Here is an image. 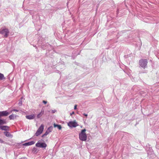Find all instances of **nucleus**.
<instances>
[{
    "label": "nucleus",
    "mask_w": 159,
    "mask_h": 159,
    "mask_svg": "<svg viewBox=\"0 0 159 159\" xmlns=\"http://www.w3.org/2000/svg\"><path fill=\"white\" fill-rule=\"evenodd\" d=\"M86 131L85 129H83L79 134V139L81 141H85L87 140V136L85 133Z\"/></svg>",
    "instance_id": "1"
},
{
    "label": "nucleus",
    "mask_w": 159,
    "mask_h": 159,
    "mask_svg": "<svg viewBox=\"0 0 159 159\" xmlns=\"http://www.w3.org/2000/svg\"><path fill=\"white\" fill-rule=\"evenodd\" d=\"M148 64V61L146 59H141L139 61V64L140 66L143 68V69H145L146 67H147Z\"/></svg>",
    "instance_id": "2"
},
{
    "label": "nucleus",
    "mask_w": 159,
    "mask_h": 159,
    "mask_svg": "<svg viewBox=\"0 0 159 159\" xmlns=\"http://www.w3.org/2000/svg\"><path fill=\"white\" fill-rule=\"evenodd\" d=\"M9 33L8 29L7 28L3 29L0 32V33L4 35V37L7 38L8 37Z\"/></svg>",
    "instance_id": "3"
},
{
    "label": "nucleus",
    "mask_w": 159,
    "mask_h": 159,
    "mask_svg": "<svg viewBox=\"0 0 159 159\" xmlns=\"http://www.w3.org/2000/svg\"><path fill=\"white\" fill-rule=\"evenodd\" d=\"M44 128V125L42 124L37 131L35 134V135L38 136L40 135L43 132Z\"/></svg>",
    "instance_id": "4"
},
{
    "label": "nucleus",
    "mask_w": 159,
    "mask_h": 159,
    "mask_svg": "<svg viewBox=\"0 0 159 159\" xmlns=\"http://www.w3.org/2000/svg\"><path fill=\"white\" fill-rule=\"evenodd\" d=\"M68 125L71 128L75 127L78 125L75 120L70 121L67 123Z\"/></svg>",
    "instance_id": "5"
},
{
    "label": "nucleus",
    "mask_w": 159,
    "mask_h": 159,
    "mask_svg": "<svg viewBox=\"0 0 159 159\" xmlns=\"http://www.w3.org/2000/svg\"><path fill=\"white\" fill-rule=\"evenodd\" d=\"M35 146L38 147L45 148L47 147V144L45 143L38 142L36 144Z\"/></svg>",
    "instance_id": "6"
},
{
    "label": "nucleus",
    "mask_w": 159,
    "mask_h": 159,
    "mask_svg": "<svg viewBox=\"0 0 159 159\" xmlns=\"http://www.w3.org/2000/svg\"><path fill=\"white\" fill-rule=\"evenodd\" d=\"M9 114V113L7 111H0V117L6 116H8Z\"/></svg>",
    "instance_id": "7"
},
{
    "label": "nucleus",
    "mask_w": 159,
    "mask_h": 159,
    "mask_svg": "<svg viewBox=\"0 0 159 159\" xmlns=\"http://www.w3.org/2000/svg\"><path fill=\"white\" fill-rule=\"evenodd\" d=\"M9 127L6 125H0V128L2 130L7 131L9 130Z\"/></svg>",
    "instance_id": "8"
},
{
    "label": "nucleus",
    "mask_w": 159,
    "mask_h": 159,
    "mask_svg": "<svg viewBox=\"0 0 159 159\" xmlns=\"http://www.w3.org/2000/svg\"><path fill=\"white\" fill-rule=\"evenodd\" d=\"M53 129V127L52 126H50V127H49L46 131L45 132V134H46L47 135L50 132H51Z\"/></svg>",
    "instance_id": "9"
},
{
    "label": "nucleus",
    "mask_w": 159,
    "mask_h": 159,
    "mask_svg": "<svg viewBox=\"0 0 159 159\" xmlns=\"http://www.w3.org/2000/svg\"><path fill=\"white\" fill-rule=\"evenodd\" d=\"M35 116L34 114H32L26 116V118L28 119L32 120L35 118Z\"/></svg>",
    "instance_id": "10"
},
{
    "label": "nucleus",
    "mask_w": 159,
    "mask_h": 159,
    "mask_svg": "<svg viewBox=\"0 0 159 159\" xmlns=\"http://www.w3.org/2000/svg\"><path fill=\"white\" fill-rule=\"evenodd\" d=\"M35 143V142L34 141H32L30 142H28V143H24L23 145L25 146H28L34 144Z\"/></svg>",
    "instance_id": "11"
},
{
    "label": "nucleus",
    "mask_w": 159,
    "mask_h": 159,
    "mask_svg": "<svg viewBox=\"0 0 159 159\" xmlns=\"http://www.w3.org/2000/svg\"><path fill=\"white\" fill-rule=\"evenodd\" d=\"M5 135L7 137L12 138V135H11L9 132L7 131H5L3 132Z\"/></svg>",
    "instance_id": "12"
},
{
    "label": "nucleus",
    "mask_w": 159,
    "mask_h": 159,
    "mask_svg": "<svg viewBox=\"0 0 159 159\" xmlns=\"http://www.w3.org/2000/svg\"><path fill=\"white\" fill-rule=\"evenodd\" d=\"M53 126H54V127H55V128L56 127H57V128L59 130L61 129V128H62V127H61V125H57V124H56L55 123H54L53 124Z\"/></svg>",
    "instance_id": "13"
},
{
    "label": "nucleus",
    "mask_w": 159,
    "mask_h": 159,
    "mask_svg": "<svg viewBox=\"0 0 159 159\" xmlns=\"http://www.w3.org/2000/svg\"><path fill=\"white\" fill-rule=\"evenodd\" d=\"M6 120L4 119H1L0 118V125L4 124H6Z\"/></svg>",
    "instance_id": "14"
},
{
    "label": "nucleus",
    "mask_w": 159,
    "mask_h": 159,
    "mask_svg": "<svg viewBox=\"0 0 159 159\" xmlns=\"http://www.w3.org/2000/svg\"><path fill=\"white\" fill-rule=\"evenodd\" d=\"M5 79V78L4 77V75L3 74L0 73V80Z\"/></svg>",
    "instance_id": "15"
},
{
    "label": "nucleus",
    "mask_w": 159,
    "mask_h": 159,
    "mask_svg": "<svg viewBox=\"0 0 159 159\" xmlns=\"http://www.w3.org/2000/svg\"><path fill=\"white\" fill-rule=\"evenodd\" d=\"M43 114V113H42V111H41V112L40 113H39L37 115V118H40L42 116Z\"/></svg>",
    "instance_id": "16"
},
{
    "label": "nucleus",
    "mask_w": 159,
    "mask_h": 159,
    "mask_svg": "<svg viewBox=\"0 0 159 159\" xmlns=\"http://www.w3.org/2000/svg\"><path fill=\"white\" fill-rule=\"evenodd\" d=\"M9 118L10 120H13L14 119V116L13 115H11L9 116Z\"/></svg>",
    "instance_id": "17"
},
{
    "label": "nucleus",
    "mask_w": 159,
    "mask_h": 159,
    "mask_svg": "<svg viewBox=\"0 0 159 159\" xmlns=\"http://www.w3.org/2000/svg\"><path fill=\"white\" fill-rule=\"evenodd\" d=\"M22 101H20L18 103V105L19 106H21L22 105Z\"/></svg>",
    "instance_id": "18"
},
{
    "label": "nucleus",
    "mask_w": 159,
    "mask_h": 159,
    "mask_svg": "<svg viewBox=\"0 0 159 159\" xmlns=\"http://www.w3.org/2000/svg\"><path fill=\"white\" fill-rule=\"evenodd\" d=\"M43 103H44V104H46L47 103V101H44V100H43Z\"/></svg>",
    "instance_id": "19"
},
{
    "label": "nucleus",
    "mask_w": 159,
    "mask_h": 159,
    "mask_svg": "<svg viewBox=\"0 0 159 159\" xmlns=\"http://www.w3.org/2000/svg\"><path fill=\"white\" fill-rule=\"evenodd\" d=\"M4 141L2 139H0V143H4Z\"/></svg>",
    "instance_id": "20"
},
{
    "label": "nucleus",
    "mask_w": 159,
    "mask_h": 159,
    "mask_svg": "<svg viewBox=\"0 0 159 159\" xmlns=\"http://www.w3.org/2000/svg\"><path fill=\"white\" fill-rule=\"evenodd\" d=\"M56 111V110H52V113H55Z\"/></svg>",
    "instance_id": "21"
},
{
    "label": "nucleus",
    "mask_w": 159,
    "mask_h": 159,
    "mask_svg": "<svg viewBox=\"0 0 159 159\" xmlns=\"http://www.w3.org/2000/svg\"><path fill=\"white\" fill-rule=\"evenodd\" d=\"M74 109L75 110H76L77 109V105H75Z\"/></svg>",
    "instance_id": "22"
},
{
    "label": "nucleus",
    "mask_w": 159,
    "mask_h": 159,
    "mask_svg": "<svg viewBox=\"0 0 159 159\" xmlns=\"http://www.w3.org/2000/svg\"><path fill=\"white\" fill-rule=\"evenodd\" d=\"M83 115L87 117L88 116V115L87 114H86L85 113H84Z\"/></svg>",
    "instance_id": "23"
},
{
    "label": "nucleus",
    "mask_w": 159,
    "mask_h": 159,
    "mask_svg": "<svg viewBox=\"0 0 159 159\" xmlns=\"http://www.w3.org/2000/svg\"><path fill=\"white\" fill-rule=\"evenodd\" d=\"M75 113L74 111H73L71 113H70V116H72L73 114H74Z\"/></svg>",
    "instance_id": "24"
},
{
    "label": "nucleus",
    "mask_w": 159,
    "mask_h": 159,
    "mask_svg": "<svg viewBox=\"0 0 159 159\" xmlns=\"http://www.w3.org/2000/svg\"><path fill=\"white\" fill-rule=\"evenodd\" d=\"M46 135H47L46 134L45 135V133H44L42 135V137H44L45 136H46Z\"/></svg>",
    "instance_id": "25"
},
{
    "label": "nucleus",
    "mask_w": 159,
    "mask_h": 159,
    "mask_svg": "<svg viewBox=\"0 0 159 159\" xmlns=\"http://www.w3.org/2000/svg\"><path fill=\"white\" fill-rule=\"evenodd\" d=\"M13 111H18V110H16V109H14Z\"/></svg>",
    "instance_id": "26"
},
{
    "label": "nucleus",
    "mask_w": 159,
    "mask_h": 159,
    "mask_svg": "<svg viewBox=\"0 0 159 159\" xmlns=\"http://www.w3.org/2000/svg\"><path fill=\"white\" fill-rule=\"evenodd\" d=\"M35 149V148H34V149Z\"/></svg>",
    "instance_id": "27"
}]
</instances>
